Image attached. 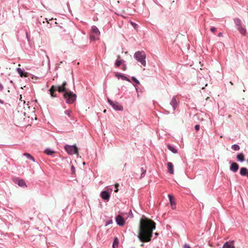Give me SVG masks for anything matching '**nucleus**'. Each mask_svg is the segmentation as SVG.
<instances>
[{
	"label": "nucleus",
	"mask_w": 248,
	"mask_h": 248,
	"mask_svg": "<svg viewBox=\"0 0 248 248\" xmlns=\"http://www.w3.org/2000/svg\"><path fill=\"white\" fill-rule=\"evenodd\" d=\"M100 34V33L98 28L95 26H92L90 34L91 40L92 41L98 40Z\"/></svg>",
	"instance_id": "nucleus-4"
},
{
	"label": "nucleus",
	"mask_w": 248,
	"mask_h": 248,
	"mask_svg": "<svg viewBox=\"0 0 248 248\" xmlns=\"http://www.w3.org/2000/svg\"><path fill=\"white\" fill-rule=\"evenodd\" d=\"M207 86V84L206 83L205 85V86Z\"/></svg>",
	"instance_id": "nucleus-46"
},
{
	"label": "nucleus",
	"mask_w": 248,
	"mask_h": 248,
	"mask_svg": "<svg viewBox=\"0 0 248 248\" xmlns=\"http://www.w3.org/2000/svg\"><path fill=\"white\" fill-rule=\"evenodd\" d=\"M168 197H169V200H170V203L171 204V208L172 209H174L175 207V203L173 202V196L171 195H169Z\"/></svg>",
	"instance_id": "nucleus-18"
},
{
	"label": "nucleus",
	"mask_w": 248,
	"mask_h": 248,
	"mask_svg": "<svg viewBox=\"0 0 248 248\" xmlns=\"http://www.w3.org/2000/svg\"><path fill=\"white\" fill-rule=\"evenodd\" d=\"M237 28V30H238V31L240 32V33L243 35H245L246 34V32H247V31H246V30L245 28H244V27H243L241 26H239Z\"/></svg>",
	"instance_id": "nucleus-17"
},
{
	"label": "nucleus",
	"mask_w": 248,
	"mask_h": 248,
	"mask_svg": "<svg viewBox=\"0 0 248 248\" xmlns=\"http://www.w3.org/2000/svg\"><path fill=\"white\" fill-rule=\"evenodd\" d=\"M17 71L20 77H27L28 76V74L27 73L24 72L20 68H18L17 69Z\"/></svg>",
	"instance_id": "nucleus-16"
},
{
	"label": "nucleus",
	"mask_w": 248,
	"mask_h": 248,
	"mask_svg": "<svg viewBox=\"0 0 248 248\" xmlns=\"http://www.w3.org/2000/svg\"><path fill=\"white\" fill-rule=\"evenodd\" d=\"M231 84L233 85L232 83V82H230Z\"/></svg>",
	"instance_id": "nucleus-44"
},
{
	"label": "nucleus",
	"mask_w": 248,
	"mask_h": 248,
	"mask_svg": "<svg viewBox=\"0 0 248 248\" xmlns=\"http://www.w3.org/2000/svg\"><path fill=\"white\" fill-rule=\"evenodd\" d=\"M101 198L105 200H108L110 197V195L106 191H103L101 193Z\"/></svg>",
	"instance_id": "nucleus-10"
},
{
	"label": "nucleus",
	"mask_w": 248,
	"mask_h": 248,
	"mask_svg": "<svg viewBox=\"0 0 248 248\" xmlns=\"http://www.w3.org/2000/svg\"><path fill=\"white\" fill-rule=\"evenodd\" d=\"M168 148L173 153H176L177 152V150L170 145H168Z\"/></svg>",
	"instance_id": "nucleus-24"
},
{
	"label": "nucleus",
	"mask_w": 248,
	"mask_h": 248,
	"mask_svg": "<svg viewBox=\"0 0 248 248\" xmlns=\"http://www.w3.org/2000/svg\"><path fill=\"white\" fill-rule=\"evenodd\" d=\"M115 76L118 79H119L120 78H121L123 80H126V81H129V82L130 81V80L127 77H126L125 76H124L123 74H121L120 73H115Z\"/></svg>",
	"instance_id": "nucleus-12"
},
{
	"label": "nucleus",
	"mask_w": 248,
	"mask_h": 248,
	"mask_svg": "<svg viewBox=\"0 0 248 248\" xmlns=\"http://www.w3.org/2000/svg\"><path fill=\"white\" fill-rule=\"evenodd\" d=\"M45 153L48 155H51L54 153V152L49 149H46L45 151Z\"/></svg>",
	"instance_id": "nucleus-25"
},
{
	"label": "nucleus",
	"mask_w": 248,
	"mask_h": 248,
	"mask_svg": "<svg viewBox=\"0 0 248 248\" xmlns=\"http://www.w3.org/2000/svg\"><path fill=\"white\" fill-rule=\"evenodd\" d=\"M145 172H146V170H143V172H142V173L141 174V177H142L144 176Z\"/></svg>",
	"instance_id": "nucleus-34"
},
{
	"label": "nucleus",
	"mask_w": 248,
	"mask_h": 248,
	"mask_svg": "<svg viewBox=\"0 0 248 248\" xmlns=\"http://www.w3.org/2000/svg\"><path fill=\"white\" fill-rule=\"evenodd\" d=\"M233 241L226 242L223 245V248H232L233 246Z\"/></svg>",
	"instance_id": "nucleus-15"
},
{
	"label": "nucleus",
	"mask_w": 248,
	"mask_h": 248,
	"mask_svg": "<svg viewBox=\"0 0 248 248\" xmlns=\"http://www.w3.org/2000/svg\"><path fill=\"white\" fill-rule=\"evenodd\" d=\"M131 24L134 26V28H136V26H137V25L135 23H133L131 22Z\"/></svg>",
	"instance_id": "nucleus-36"
},
{
	"label": "nucleus",
	"mask_w": 248,
	"mask_h": 248,
	"mask_svg": "<svg viewBox=\"0 0 248 248\" xmlns=\"http://www.w3.org/2000/svg\"><path fill=\"white\" fill-rule=\"evenodd\" d=\"M118 186H119V184H115V187L116 188H118Z\"/></svg>",
	"instance_id": "nucleus-37"
},
{
	"label": "nucleus",
	"mask_w": 248,
	"mask_h": 248,
	"mask_svg": "<svg viewBox=\"0 0 248 248\" xmlns=\"http://www.w3.org/2000/svg\"><path fill=\"white\" fill-rule=\"evenodd\" d=\"M0 103L3 104V101L0 99Z\"/></svg>",
	"instance_id": "nucleus-40"
},
{
	"label": "nucleus",
	"mask_w": 248,
	"mask_h": 248,
	"mask_svg": "<svg viewBox=\"0 0 248 248\" xmlns=\"http://www.w3.org/2000/svg\"><path fill=\"white\" fill-rule=\"evenodd\" d=\"M132 79L136 84H140L139 81L138 79H137L135 77H132Z\"/></svg>",
	"instance_id": "nucleus-28"
},
{
	"label": "nucleus",
	"mask_w": 248,
	"mask_h": 248,
	"mask_svg": "<svg viewBox=\"0 0 248 248\" xmlns=\"http://www.w3.org/2000/svg\"><path fill=\"white\" fill-rule=\"evenodd\" d=\"M218 36L219 37L222 36V33L221 32L219 33L218 34Z\"/></svg>",
	"instance_id": "nucleus-38"
},
{
	"label": "nucleus",
	"mask_w": 248,
	"mask_h": 248,
	"mask_svg": "<svg viewBox=\"0 0 248 248\" xmlns=\"http://www.w3.org/2000/svg\"><path fill=\"white\" fill-rule=\"evenodd\" d=\"M123 70H125V67H124Z\"/></svg>",
	"instance_id": "nucleus-47"
},
{
	"label": "nucleus",
	"mask_w": 248,
	"mask_h": 248,
	"mask_svg": "<svg viewBox=\"0 0 248 248\" xmlns=\"http://www.w3.org/2000/svg\"><path fill=\"white\" fill-rule=\"evenodd\" d=\"M238 168H239V166L235 162L232 163L230 166V170L232 171H233L234 172H236L237 171Z\"/></svg>",
	"instance_id": "nucleus-11"
},
{
	"label": "nucleus",
	"mask_w": 248,
	"mask_h": 248,
	"mask_svg": "<svg viewBox=\"0 0 248 248\" xmlns=\"http://www.w3.org/2000/svg\"><path fill=\"white\" fill-rule=\"evenodd\" d=\"M210 30L212 32H214L216 31V28L214 27H212L211 28Z\"/></svg>",
	"instance_id": "nucleus-32"
},
{
	"label": "nucleus",
	"mask_w": 248,
	"mask_h": 248,
	"mask_svg": "<svg viewBox=\"0 0 248 248\" xmlns=\"http://www.w3.org/2000/svg\"><path fill=\"white\" fill-rule=\"evenodd\" d=\"M23 155L25 156H26V157L28 159H30L33 162H34L35 161V159L32 156H31L30 154H28V153H24L23 154Z\"/></svg>",
	"instance_id": "nucleus-22"
},
{
	"label": "nucleus",
	"mask_w": 248,
	"mask_h": 248,
	"mask_svg": "<svg viewBox=\"0 0 248 248\" xmlns=\"http://www.w3.org/2000/svg\"><path fill=\"white\" fill-rule=\"evenodd\" d=\"M65 113L68 116H70L71 111L69 110H67L65 111Z\"/></svg>",
	"instance_id": "nucleus-29"
},
{
	"label": "nucleus",
	"mask_w": 248,
	"mask_h": 248,
	"mask_svg": "<svg viewBox=\"0 0 248 248\" xmlns=\"http://www.w3.org/2000/svg\"><path fill=\"white\" fill-rule=\"evenodd\" d=\"M15 183H17L18 186H21V187L22 186H26V187L27 186L25 181L23 180H22V179H16L15 181Z\"/></svg>",
	"instance_id": "nucleus-14"
},
{
	"label": "nucleus",
	"mask_w": 248,
	"mask_h": 248,
	"mask_svg": "<svg viewBox=\"0 0 248 248\" xmlns=\"http://www.w3.org/2000/svg\"><path fill=\"white\" fill-rule=\"evenodd\" d=\"M237 158L238 160L242 162L245 160L244 155L242 153H240L237 155Z\"/></svg>",
	"instance_id": "nucleus-20"
},
{
	"label": "nucleus",
	"mask_w": 248,
	"mask_h": 248,
	"mask_svg": "<svg viewBox=\"0 0 248 248\" xmlns=\"http://www.w3.org/2000/svg\"><path fill=\"white\" fill-rule=\"evenodd\" d=\"M234 22L236 24V26H237V28L239 26H241V21L239 18H236L234 19Z\"/></svg>",
	"instance_id": "nucleus-23"
},
{
	"label": "nucleus",
	"mask_w": 248,
	"mask_h": 248,
	"mask_svg": "<svg viewBox=\"0 0 248 248\" xmlns=\"http://www.w3.org/2000/svg\"><path fill=\"white\" fill-rule=\"evenodd\" d=\"M57 90V86L52 85L49 90L50 95L52 97H56V91Z\"/></svg>",
	"instance_id": "nucleus-8"
},
{
	"label": "nucleus",
	"mask_w": 248,
	"mask_h": 248,
	"mask_svg": "<svg viewBox=\"0 0 248 248\" xmlns=\"http://www.w3.org/2000/svg\"><path fill=\"white\" fill-rule=\"evenodd\" d=\"M183 247H184V248H190V246L188 244H185L184 245Z\"/></svg>",
	"instance_id": "nucleus-31"
},
{
	"label": "nucleus",
	"mask_w": 248,
	"mask_h": 248,
	"mask_svg": "<svg viewBox=\"0 0 248 248\" xmlns=\"http://www.w3.org/2000/svg\"><path fill=\"white\" fill-rule=\"evenodd\" d=\"M108 102L109 104L117 110H122L123 107L120 106L117 102H113L109 98L108 99Z\"/></svg>",
	"instance_id": "nucleus-6"
},
{
	"label": "nucleus",
	"mask_w": 248,
	"mask_h": 248,
	"mask_svg": "<svg viewBox=\"0 0 248 248\" xmlns=\"http://www.w3.org/2000/svg\"><path fill=\"white\" fill-rule=\"evenodd\" d=\"M195 129L196 131H198L200 129V125L198 124H197L195 126Z\"/></svg>",
	"instance_id": "nucleus-30"
},
{
	"label": "nucleus",
	"mask_w": 248,
	"mask_h": 248,
	"mask_svg": "<svg viewBox=\"0 0 248 248\" xmlns=\"http://www.w3.org/2000/svg\"><path fill=\"white\" fill-rule=\"evenodd\" d=\"M155 225L153 220L146 217L140 219L138 237L141 242H148L151 240Z\"/></svg>",
	"instance_id": "nucleus-1"
},
{
	"label": "nucleus",
	"mask_w": 248,
	"mask_h": 248,
	"mask_svg": "<svg viewBox=\"0 0 248 248\" xmlns=\"http://www.w3.org/2000/svg\"><path fill=\"white\" fill-rule=\"evenodd\" d=\"M232 148L234 151H238L240 149V147L237 144H234L232 146Z\"/></svg>",
	"instance_id": "nucleus-26"
},
{
	"label": "nucleus",
	"mask_w": 248,
	"mask_h": 248,
	"mask_svg": "<svg viewBox=\"0 0 248 248\" xmlns=\"http://www.w3.org/2000/svg\"><path fill=\"white\" fill-rule=\"evenodd\" d=\"M20 100H22V98L21 95H20Z\"/></svg>",
	"instance_id": "nucleus-41"
},
{
	"label": "nucleus",
	"mask_w": 248,
	"mask_h": 248,
	"mask_svg": "<svg viewBox=\"0 0 248 248\" xmlns=\"http://www.w3.org/2000/svg\"><path fill=\"white\" fill-rule=\"evenodd\" d=\"M134 58L139 62L141 64L145 66L146 65V54L143 51H137L134 55Z\"/></svg>",
	"instance_id": "nucleus-3"
},
{
	"label": "nucleus",
	"mask_w": 248,
	"mask_h": 248,
	"mask_svg": "<svg viewBox=\"0 0 248 248\" xmlns=\"http://www.w3.org/2000/svg\"><path fill=\"white\" fill-rule=\"evenodd\" d=\"M116 221L119 226H122L124 224L125 221L124 219L123 218V217L120 216L118 215L116 217Z\"/></svg>",
	"instance_id": "nucleus-7"
},
{
	"label": "nucleus",
	"mask_w": 248,
	"mask_h": 248,
	"mask_svg": "<svg viewBox=\"0 0 248 248\" xmlns=\"http://www.w3.org/2000/svg\"><path fill=\"white\" fill-rule=\"evenodd\" d=\"M106 109H105V110H104V112H106Z\"/></svg>",
	"instance_id": "nucleus-45"
},
{
	"label": "nucleus",
	"mask_w": 248,
	"mask_h": 248,
	"mask_svg": "<svg viewBox=\"0 0 248 248\" xmlns=\"http://www.w3.org/2000/svg\"><path fill=\"white\" fill-rule=\"evenodd\" d=\"M248 170L247 169V168L243 167L241 168L240 171V173L242 176H245L246 175Z\"/></svg>",
	"instance_id": "nucleus-19"
},
{
	"label": "nucleus",
	"mask_w": 248,
	"mask_h": 248,
	"mask_svg": "<svg viewBox=\"0 0 248 248\" xmlns=\"http://www.w3.org/2000/svg\"><path fill=\"white\" fill-rule=\"evenodd\" d=\"M122 64V61L117 60L115 62V65L116 67H119Z\"/></svg>",
	"instance_id": "nucleus-27"
},
{
	"label": "nucleus",
	"mask_w": 248,
	"mask_h": 248,
	"mask_svg": "<svg viewBox=\"0 0 248 248\" xmlns=\"http://www.w3.org/2000/svg\"><path fill=\"white\" fill-rule=\"evenodd\" d=\"M67 82L63 81L61 86H57V90L59 93H64L63 96L67 103L72 104L76 100L77 95L72 92L66 88Z\"/></svg>",
	"instance_id": "nucleus-2"
},
{
	"label": "nucleus",
	"mask_w": 248,
	"mask_h": 248,
	"mask_svg": "<svg viewBox=\"0 0 248 248\" xmlns=\"http://www.w3.org/2000/svg\"><path fill=\"white\" fill-rule=\"evenodd\" d=\"M71 170H72V173H75V168H74V166H71Z\"/></svg>",
	"instance_id": "nucleus-33"
},
{
	"label": "nucleus",
	"mask_w": 248,
	"mask_h": 248,
	"mask_svg": "<svg viewBox=\"0 0 248 248\" xmlns=\"http://www.w3.org/2000/svg\"><path fill=\"white\" fill-rule=\"evenodd\" d=\"M115 192H117L118 191V188H116L115 190H114Z\"/></svg>",
	"instance_id": "nucleus-39"
},
{
	"label": "nucleus",
	"mask_w": 248,
	"mask_h": 248,
	"mask_svg": "<svg viewBox=\"0 0 248 248\" xmlns=\"http://www.w3.org/2000/svg\"><path fill=\"white\" fill-rule=\"evenodd\" d=\"M119 241L117 237H115L113 243L112 247L113 248H118Z\"/></svg>",
	"instance_id": "nucleus-21"
},
{
	"label": "nucleus",
	"mask_w": 248,
	"mask_h": 248,
	"mask_svg": "<svg viewBox=\"0 0 248 248\" xmlns=\"http://www.w3.org/2000/svg\"><path fill=\"white\" fill-rule=\"evenodd\" d=\"M123 70H125V67H124Z\"/></svg>",
	"instance_id": "nucleus-48"
},
{
	"label": "nucleus",
	"mask_w": 248,
	"mask_h": 248,
	"mask_svg": "<svg viewBox=\"0 0 248 248\" xmlns=\"http://www.w3.org/2000/svg\"><path fill=\"white\" fill-rule=\"evenodd\" d=\"M170 104L172 106V110H174L177 105V102L175 97L172 98Z\"/></svg>",
	"instance_id": "nucleus-13"
},
{
	"label": "nucleus",
	"mask_w": 248,
	"mask_h": 248,
	"mask_svg": "<svg viewBox=\"0 0 248 248\" xmlns=\"http://www.w3.org/2000/svg\"><path fill=\"white\" fill-rule=\"evenodd\" d=\"M65 150L69 154H77L78 152V149L76 145L70 146L66 145L64 147Z\"/></svg>",
	"instance_id": "nucleus-5"
},
{
	"label": "nucleus",
	"mask_w": 248,
	"mask_h": 248,
	"mask_svg": "<svg viewBox=\"0 0 248 248\" xmlns=\"http://www.w3.org/2000/svg\"><path fill=\"white\" fill-rule=\"evenodd\" d=\"M3 89V87L2 85L0 83V91H2Z\"/></svg>",
	"instance_id": "nucleus-35"
},
{
	"label": "nucleus",
	"mask_w": 248,
	"mask_h": 248,
	"mask_svg": "<svg viewBox=\"0 0 248 248\" xmlns=\"http://www.w3.org/2000/svg\"><path fill=\"white\" fill-rule=\"evenodd\" d=\"M168 171L171 174H173L174 172V166L171 162H168L167 163Z\"/></svg>",
	"instance_id": "nucleus-9"
},
{
	"label": "nucleus",
	"mask_w": 248,
	"mask_h": 248,
	"mask_svg": "<svg viewBox=\"0 0 248 248\" xmlns=\"http://www.w3.org/2000/svg\"><path fill=\"white\" fill-rule=\"evenodd\" d=\"M135 88H136V90H137V91H138V88H137V86H135Z\"/></svg>",
	"instance_id": "nucleus-43"
},
{
	"label": "nucleus",
	"mask_w": 248,
	"mask_h": 248,
	"mask_svg": "<svg viewBox=\"0 0 248 248\" xmlns=\"http://www.w3.org/2000/svg\"><path fill=\"white\" fill-rule=\"evenodd\" d=\"M20 100H22V98L21 95H20Z\"/></svg>",
	"instance_id": "nucleus-42"
}]
</instances>
